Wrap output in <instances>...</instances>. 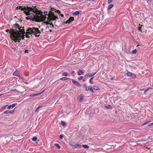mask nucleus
Wrapping results in <instances>:
<instances>
[{
    "label": "nucleus",
    "mask_w": 153,
    "mask_h": 153,
    "mask_svg": "<svg viewBox=\"0 0 153 153\" xmlns=\"http://www.w3.org/2000/svg\"><path fill=\"white\" fill-rule=\"evenodd\" d=\"M15 28H16V31L13 30L10 32L11 39L13 40H15V42H19L21 38L22 39L24 38L25 36L27 38H29L31 36V34L34 35L35 36H38V29L37 28L33 27V28H28L27 30L25 33L24 31L23 27H20L18 24H16Z\"/></svg>",
    "instance_id": "obj_1"
},
{
    "label": "nucleus",
    "mask_w": 153,
    "mask_h": 153,
    "mask_svg": "<svg viewBox=\"0 0 153 153\" xmlns=\"http://www.w3.org/2000/svg\"><path fill=\"white\" fill-rule=\"evenodd\" d=\"M24 12L27 16L26 17L27 20L30 19L32 21L38 22V10L35 6L27 7L25 8Z\"/></svg>",
    "instance_id": "obj_2"
},
{
    "label": "nucleus",
    "mask_w": 153,
    "mask_h": 153,
    "mask_svg": "<svg viewBox=\"0 0 153 153\" xmlns=\"http://www.w3.org/2000/svg\"><path fill=\"white\" fill-rule=\"evenodd\" d=\"M39 22L43 21L45 20L47 18V17L45 16H48L47 20L49 22L51 21H54L56 19H58L57 16H55L53 12L51 11H50L48 14L47 11H44V10L42 11L39 10Z\"/></svg>",
    "instance_id": "obj_3"
},
{
    "label": "nucleus",
    "mask_w": 153,
    "mask_h": 153,
    "mask_svg": "<svg viewBox=\"0 0 153 153\" xmlns=\"http://www.w3.org/2000/svg\"><path fill=\"white\" fill-rule=\"evenodd\" d=\"M126 74L128 76L132 79L135 78L136 77V75L135 74L129 72H128Z\"/></svg>",
    "instance_id": "obj_4"
},
{
    "label": "nucleus",
    "mask_w": 153,
    "mask_h": 153,
    "mask_svg": "<svg viewBox=\"0 0 153 153\" xmlns=\"http://www.w3.org/2000/svg\"><path fill=\"white\" fill-rule=\"evenodd\" d=\"M71 80L73 83L74 84V85L77 86L79 87H81V85L77 81H75L73 79H72Z\"/></svg>",
    "instance_id": "obj_5"
},
{
    "label": "nucleus",
    "mask_w": 153,
    "mask_h": 153,
    "mask_svg": "<svg viewBox=\"0 0 153 153\" xmlns=\"http://www.w3.org/2000/svg\"><path fill=\"white\" fill-rule=\"evenodd\" d=\"M70 145L71 146H72V148H73L80 149L82 147V146L81 145L79 144H76L75 145L70 144Z\"/></svg>",
    "instance_id": "obj_6"
},
{
    "label": "nucleus",
    "mask_w": 153,
    "mask_h": 153,
    "mask_svg": "<svg viewBox=\"0 0 153 153\" xmlns=\"http://www.w3.org/2000/svg\"><path fill=\"white\" fill-rule=\"evenodd\" d=\"M96 72H95V73L92 74H85V77L87 78L91 77H93L96 74Z\"/></svg>",
    "instance_id": "obj_7"
},
{
    "label": "nucleus",
    "mask_w": 153,
    "mask_h": 153,
    "mask_svg": "<svg viewBox=\"0 0 153 153\" xmlns=\"http://www.w3.org/2000/svg\"><path fill=\"white\" fill-rule=\"evenodd\" d=\"M77 99L80 102L83 100L84 96L82 95H80L78 96Z\"/></svg>",
    "instance_id": "obj_8"
},
{
    "label": "nucleus",
    "mask_w": 153,
    "mask_h": 153,
    "mask_svg": "<svg viewBox=\"0 0 153 153\" xmlns=\"http://www.w3.org/2000/svg\"><path fill=\"white\" fill-rule=\"evenodd\" d=\"M14 109H15L14 110H13L12 111H10L9 110L6 111L4 112V114H13L14 112Z\"/></svg>",
    "instance_id": "obj_9"
},
{
    "label": "nucleus",
    "mask_w": 153,
    "mask_h": 153,
    "mask_svg": "<svg viewBox=\"0 0 153 153\" xmlns=\"http://www.w3.org/2000/svg\"><path fill=\"white\" fill-rule=\"evenodd\" d=\"M13 76H19V74L18 71L17 70L15 71L13 74Z\"/></svg>",
    "instance_id": "obj_10"
},
{
    "label": "nucleus",
    "mask_w": 153,
    "mask_h": 153,
    "mask_svg": "<svg viewBox=\"0 0 153 153\" xmlns=\"http://www.w3.org/2000/svg\"><path fill=\"white\" fill-rule=\"evenodd\" d=\"M92 88L94 90H99V87L98 86H94Z\"/></svg>",
    "instance_id": "obj_11"
},
{
    "label": "nucleus",
    "mask_w": 153,
    "mask_h": 153,
    "mask_svg": "<svg viewBox=\"0 0 153 153\" xmlns=\"http://www.w3.org/2000/svg\"><path fill=\"white\" fill-rule=\"evenodd\" d=\"M94 77H91L90 79L89 80V82L90 84H92L93 83V79Z\"/></svg>",
    "instance_id": "obj_12"
},
{
    "label": "nucleus",
    "mask_w": 153,
    "mask_h": 153,
    "mask_svg": "<svg viewBox=\"0 0 153 153\" xmlns=\"http://www.w3.org/2000/svg\"><path fill=\"white\" fill-rule=\"evenodd\" d=\"M114 6V5L113 4H110L108 7V10H109L111 8Z\"/></svg>",
    "instance_id": "obj_13"
},
{
    "label": "nucleus",
    "mask_w": 153,
    "mask_h": 153,
    "mask_svg": "<svg viewBox=\"0 0 153 153\" xmlns=\"http://www.w3.org/2000/svg\"><path fill=\"white\" fill-rule=\"evenodd\" d=\"M70 79V78H68L67 77H63L61 78L60 79V80H67V79Z\"/></svg>",
    "instance_id": "obj_14"
},
{
    "label": "nucleus",
    "mask_w": 153,
    "mask_h": 153,
    "mask_svg": "<svg viewBox=\"0 0 153 153\" xmlns=\"http://www.w3.org/2000/svg\"><path fill=\"white\" fill-rule=\"evenodd\" d=\"M61 124L63 126H66V123L63 121H61Z\"/></svg>",
    "instance_id": "obj_15"
},
{
    "label": "nucleus",
    "mask_w": 153,
    "mask_h": 153,
    "mask_svg": "<svg viewBox=\"0 0 153 153\" xmlns=\"http://www.w3.org/2000/svg\"><path fill=\"white\" fill-rule=\"evenodd\" d=\"M55 146L58 149H59L60 148V146L58 144L55 143L54 144Z\"/></svg>",
    "instance_id": "obj_16"
},
{
    "label": "nucleus",
    "mask_w": 153,
    "mask_h": 153,
    "mask_svg": "<svg viewBox=\"0 0 153 153\" xmlns=\"http://www.w3.org/2000/svg\"><path fill=\"white\" fill-rule=\"evenodd\" d=\"M79 12L78 11H76L73 13V14L74 15H78L79 14Z\"/></svg>",
    "instance_id": "obj_17"
},
{
    "label": "nucleus",
    "mask_w": 153,
    "mask_h": 153,
    "mask_svg": "<svg viewBox=\"0 0 153 153\" xmlns=\"http://www.w3.org/2000/svg\"><path fill=\"white\" fill-rule=\"evenodd\" d=\"M68 75V74L66 72H63L62 73V76H66Z\"/></svg>",
    "instance_id": "obj_18"
},
{
    "label": "nucleus",
    "mask_w": 153,
    "mask_h": 153,
    "mask_svg": "<svg viewBox=\"0 0 153 153\" xmlns=\"http://www.w3.org/2000/svg\"><path fill=\"white\" fill-rule=\"evenodd\" d=\"M83 72L82 70H79L78 72V75H80L82 74H83Z\"/></svg>",
    "instance_id": "obj_19"
},
{
    "label": "nucleus",
    "mask_w": 153,
    "mask_h": 153,
    "mask_svg": "<svg viewBox=\"0 0 153 153\" xmlns=\"http://www.w3.org/2000/svg\"><path fill=\"white\" fill-rule=\"evenodd\" d=\"M42 92H41L39 94V99H42V98H43L44 97H45V95H44V97H43L42 98L41 97V95Z\"/></svg>",
    "instance_id": "obj_20"
},
{
    "label": "nucleus",
    "mask_w": 153,
    "mask_h": 153,
    "mask_svg": "<svg viewBox=\"0 0 153 153\" xmlns=\"http://www.w3.org/2000/svg\"><path fill=\"white\" fill-rule=\"evenodd\" d=\"M38 95V94H30V97H33L35 96H37Z\"/></svg>",
    "instance_id": "obj_21"
},
{
    "label": "nucleus",
    "mask_w": 153,
    "mask_h": 153,
    "mask_svg": "<svg viewBox=\"0 0 153 153\" xmlns=\"http://www.w3.org/2000/svg\"><path fill=\"white\" fill-rule=\"evenodd\" d=\"M69 19L71 22L72 21H73L74 20V17H71Z\"/></svg>",
    "instance_id": "obj_22"
},
{
    "label": "nucleus",
    "mask_w": 153,
    "mask_h": 153,
    "mask_svg": "<svg viewBox=\"0 0 153 153\" xmlns=\"http://www.w3.org/2000/svg\"><path fill=\"white\" fill-rule=\"evenodd\" d=\"M37 140V138L36 137H34L32 139V140L33 141H36Z\"/></svg>",
    "instance_id": "obj_23"
},
{
    "label": "nucleus",
    "mask_w": 153,
    "mask_h": 153,
    "mask_svg": "<svg viewBox=\"0 0 153 153\" xmlns=\"http://www.w3.org/2000/svg\"><path fill=\"white\" fill-rule=\"evenodd\" d=\"M151 122V121H148L146 122H145V123H144L143 125L142 126H144V125H146L147 124H148L149 123V122Z\"/></svg>",
    "instance_id": "obj_24"
},
{
    "label": "nucleus",
    "mask_w": 153,
    "mask_h": 153,
    "mask_svg": "<svg viewBox=\"0 0 153 153\" xmlns=\"http://www.w3.org/2000/svg\"><path fill=\"white\" fill-rule=\"evenodd\" d=\"M82 146L85 148H89L88 146L87 145H82Z\"/></svg>",
    "instance_id": "obj_25"
},
{
    "label": "nucleus",
    "mask_w": 153,
    "mask_h": 153,
    "mask_svg": "<svg viewBox=\"0 0 153 153\" xmlns=\"http://www.w3.org/2000/svg\"><path fill=\"white\" fill-rule=\"evenodd\" d=\"M137 50L136 49H135L134 50H133L132 52V53L133 54H135L137 53Z\"/></svg>",
    "instance_id": "obj_26"
},
{
    "label": "nucleus",
    "mask_w": 153,
    "mask_h": 153,
    "mask_svg": "<svg viewBox=\"0 0 153 153\" xmlns=\"http://www.w3.org/2000/svg\"><path fill=\"white\" fill-rule=\"evenodd\" d=\"M83 86L85 88L86 90H87V88L88 87H87L85 83H84L83 85Z\"/></svg>",
    "instance_id": "obj_27"
},
{
    "label": "nucleus",
    "mask_w": 153,
    "mask_h": 153,
    "mask_svg": "<svg viewBox=\"0 0 153 153\" xmlns=\"http://www.w3.org/2000/svg\"><path fill=\"white\" fill-rule=\"evenodd\" d=\"M71 22L68 19V20L66 21L65 23L66 24H69Z\"/></svg>",
    "instance_id": "obj_28"
},
{
    "label": "nucleus",
    "mask_w": 153,
    "mask_h": 153,
    "mask_svg": "<svg viewBox=\"0 0 153 153\" xmlns=\"http://www.w3.org/2000/svg\"><path fill=\"white\" fill-rule=\"evenodd\" d=\"M59 137L60 139H62L63 137V135L62 134L60 135H59Z\"/></svg>",
    "instance_id": "obj_29"
},
{
    "label": "nucleus",
    "mask_w": 153,
    "mask_h": 153,
    "mask_svg": "<svg viewBox=\"0 0 153 153\" xmlns=\"http://www.w3.org/2000/svg\"><path fill=\"white\" fill-rule=\"evenodd\" d=\"M90 91H91L93 93H94V91L93 90V89L92 88V87H90Z\"/></svg>",
    "instance_id": "obj_30"
},
{
    "label": "nucleus",
    "mask_w": 153,
    "mask_h": 153,
    "mask_svg": "<svg viewBox=\"0 0 153 153\" xmlns=\"http://www.w3.org/2000/svg\"><path fill=\"white\" fill-rule=\"evenodd\" d=\"M105 106L107 108H111V105H108V106Z\"/></svg>",
    "instance_id": "obj_31"
},
{
    "label": "nucleus",
    "mask_w": 153,
    "mask_h": 153,
    "mask_svg": "<svg viewBox=\"0 0 153 153\" xmlns=\"http://www.w3.org/2000/svg\"><path fill=\"white\" fill-rule=\"evenodd\" d=\"M151 88H150L147 89H146L145 90V91H144V92L145 93H146L149 89H151Z\"/></svg>",
    "instance_id": "obj_32"
},
{
    "label": "nucleus",
    "mask_w": 153,
    "mask_h": 153,
    "mask_svg": "<svg viewBox=\"0 0 153 153\" xmlns=\"http://www.w3.org/2000/svg\"><path fill=\"white\" fill-rule=\"evenodd\" d=\"M142 26V25L141 26V27H138V29L141 32L142 31L141 30V27Z\"/></svg>",
    "instance_id": "obj_33"
},
{
    "label": "nucleus",
    "mask_w": 153,
    "mask_h": 153,
    "mask_svg": "<svg viewBox=\"0 0 153 153\" xmlns=\"http://www.w3.org/2000/svg\"><path fill=\"white\" fill-rule=\"evenodd\" d=\"M90 86H89L87 88V90H86V91H90Z\"/></svg>",
    "instance_id": "obj_34"
},
{
    "label": "nucleus",
    "mask_w": 153,
    "mask_h": 153,
    "mask_svg": "<svg viewBox=\"0 0 153 153\" xmlns=\"http://www.w3.org/2000/svg\"><path fill=\"white\" fill-rule=\"evenodd\" d=\"M15 106V104H13L11 105V107H12V108H14Z\"/></svg>",
    "instance_id": "obj_35"
},
{
    "label": "nucleus",
    "mask_w": 153,
    "mask_h": 153,
    "mask_svg": "<svg viewBox=\"0 0 153 153\" xmlns=\"http://www.w3.org/2000/svg\"><path fill=\"white\" fill-rule=\"evenodd\" d=\"M83 76H80L79 77V78H78V79L79 80H81V79H82V78H83Z\"/></svg>",
    "instance_id": "obj_36"
},
{
    "label": "nucleus",
    "mask_w": 153,
    "mask_h": 153,
    "mask_svg": "<svg viewBox=\"0 0 153 153\" xmlns=\"http://www.w3.org/2000/svg\"><path fill=\"white\" fill-rule=\"evenodd\" d=\"M112 0H108L107 1L108 3V4L110 3L111 1Z\"/></svg>",
    "instance_id": "obj_37"
},
{
    "label": "nucleus",
    "mask_w": 153,
    "mask_h": 153,
    "mask_svg": "<svg viewBox=\"0 0 153 153\" xmlns=\"http://www.w3.org/2000/svg\"><path fill=\"white\" fill-rule=\"evenodd\" d=\"M153 125V122L150 124H149L148 126H150Z\"/></svg>",
    "instance_id": "obj_38"
},
{
    "label": "nucleus",
    "mask_w": 153,
    "mask_h": 153,
    "mask_svg": "<svg viewBox=\"0 0 153 153\" xmlns=\"http://www.w3.org/2000/svg\"><path fill=\"white\" fill-rule=\"evenodd\" d=\"M56 12H57L58 13H60V11L59 10H57Z\"/></svg>",
    "instance_id": "obj_39"
},
{
    "label": "nucleus",
    "mask_w": 153,
    "mask_h": 153,
    "mask_svg": "<svg viewBox=\"0 0 153 153\" xmlns=\"http://www.w3.org/2000/svg\"><path fill=\"white\" fill-rule=\"evenodd\" d=\"M11 107V105H10L8 106V108L10 109Z\"/></svg>",
    "instance_id": "obj_40"
},
{
    "label": "nucleus",
    "mask_w": 153,
    "mask_h": 153,
    "mask_svg": "<svg viewBox=\"0 0 153 153\" xmlns=\"http://www.w3.org/2000/svg\"><path fill=\"white\" fill-rule=\"evenodd\" d=\"M7 106V105H6L5 106L2 107L1 108H5V107H6Z\"/></svg>",
    "instance_id": "obj_41"
},
{
    "label": "nucleus",
    "mask_w": 153,
    "mask_h": 153,
    "mask_svg": "<svg viewBox=\"0 0 153 153\" xmlns=\"http://www.w3.org/2000/svg\"><path fill=\"white\" fill-rule=\"evenodd\" d=\"M152 0H147L148 2H150L152 1Z\"/></svg>",
    "instance_id": "obj_42"
},
{
    "label": "nucleus",
    "mask_w": 153,
    "mask_h": 153,
    "mask_svg": "<svg viewBox=\"0 0 153 153\" xmlns=\"http://www.w3.org/2000/svg\"><path fill=\"white\" fill-rule=\"evenodd\" d=\"M49 24H49H50V25H52V27H54V26H53V25L52 24V23H51V24Z\"/></svg>",
    "instance_id": "obj_43"
},
{
    "label": "nucleus",
    "mask_w": 153,
    "mask_h": 153,
    "mask_svg": "<svg viewBox=\"0 0 153 153\" xmlns=\"http://www.w3.org/2000/svg\"><path fill=\"white\" fill-rule=\"evenodd\" d=\"M20 8H21V10H24V8L23 7H20Z\"/></svg>",
    "instance_id": "obj_44"
},
{
    "label": "nucleus",
    "mask_w": 153,
    "mask_h": 153,
    "mask_svg": "<svg viewBox=\"0 0 153 153\" xmlns=\"http://www.w3.org/2000/svg\"><path fill=\"white\" fill-rule=\"evenodd\" d=\"M38 109V107H37L36 108V109L35 110V111H37Z\"/></svg>",
    "instance_id": "obj_45"
},
{
    "label": "nucleus",
    "mask_w": 153,
    "mask_h": 153,
    "mask_svg": "<svg viewBox=\"0 0 153 153\" xmlns=\"http://www.w3.org/2000/svg\"><path fill=\"white\" fill-rule=\"evenodd\" d=\"M74 73H75L74 71H72L71 74H74Z\"/></svg>",
    "instance_id": "obj_46"
},
{
    "label": "nucleus",
    "mask_w": 153,
    "mask_h": 153,
    "mask_svg": "<svg viewBox=\"0 0 153 153\" xmlns=\"http://www.w3.org/2000/svg\"><path fill=\"white\" fill-rule=\"evenodd\" d=\"M144 89H140V91H143V90H144Z\"/></svg>",
    "instance_id": "obj_47"
},
{
    "label": "nucleus",
    "mask_w": 153,
    "mask_h": 153,
    "mask_svg": "<svg viewBox=\"0 0 153 153\" xmlns=\"http://www.w3.org/2000/svg\"><path fill=\"white\" fill-rule=\"evenodd\" d=\"M27 52H28L26 50L25 51V53H27Z\"/></svg>",
    "instance_id": "obj_48"
},
{
    "label": "nucleus",
    "mask_w": 153,
    "mask_h": 153,
    "mask_svg": "<svg viewBox=\"0 0 153 153\" xmlns=\"http://www.w3.org/2000/svg\"><path fill=\"white\" fill-rule=\"evenodd\" d=\"M60 15H61V16H63V15L62 14H61Z\"/></svg>",
    "instance_id": "obj_49"
},
{
    "label": "nucleus",
    "mask_w": 153,
    "mask_h": 153,
    "mask_svg": "<svg viewBox=\"0 0 153 153\" xmlns=\"http://www.w3.org/2000/svg\"><path fill=\"white\" fill-rule=\"evenodd\" d=\"M56 1H59V0H55Z\"/></svg>",
    "instance_id": "obj_50"
},
{
    "label": "nucleus",
    "mask_w": 153,
    "mask_h": 153,
    "mask_svg": "<svg viewBox=\"0 0 153 153\" xmlns=\"http://www.w3.org/2000/svg\"><path fill=\"white\" fill-rule=\"evenodd\" d=\"M25 83H26V84H27V83H27V82H25Z\"/></svg>",
    "instance_id": "obj_51"
},
{
    "label": "nucleus",
    "mask_w": 153,
    "mask_h": 153,
    "mask_svg": "<svg viewBox=\"0 0 153 153\" xmlns=\"http://www.w3.org/2000/svg\"><path fill=\"white\" fill-rule=\"evenodd\" d=\"M12 49H13V50H15V48H12Z\"/></svg>",
    "instance_id": "obj_52"
},
{
    "label": "nucleus",
    "mask_w": 153,
    "mask_h": 153,
    "mask_svg": "<svg viewBox=\"0 0 153 153\" xmlns=\"http://www.w3.org/2000/svg\"><path fill=\"white\" fill-rule=\"evenodd\" d=\"M85 80L84 79H83V81H84Z\"/></svg>",
    "instance_id": "obj_53"
},
{
    "label": "nucleus",
    "mask_w": 153,
    "mask_h": 153,
    "mask_svg": "<svg viewBox=\"0 0 153 153\" xmlns=\"http://www.w3.org/2000/svg\"><path fill=\"white\" fill-rule=\"evenodd\" d=\"M8 31V30H7L6 31H7V32Z\"/></svg>",
    "instance_id": "obj_54"
},
{
    "label": "nucleus",
    "mask_w": 153,
    "mask_h": 153,
    "mask_svg": "<svg viewBox=\"0 0 153 153\" xmlns=\"http://www.w3.org/2000/svg\"><path fill=\"white\" fill-rule=\"evenodd\" d=\"M39 33H40V31L39 30Z\"/></svg>",
    "instance_id": "obj_55"
},
{
    "label": "nucleus",
    "mask_w": 153,
    "mask_h": 153,
    "mask_svg": "<svg viewBox=\"0 0 153 153\" xmlns=\"http://www.w3.org/2000/svg\"><path fill=\"white\" fill-rule=\"evenodd\" d=\"M111 80H112L113 79L112 78H111Z\"/></svg>",
    "instance_id": "obj_56"
},
{
    "label": "nucleus",
    "mask_w": 153,
    "mask_h": 153,
    "mask_svg": "<svg viewBox=\"0 0 153 153\" xmlns=\"http://www.w3.org/2000/svg\"><path fill=\"white\" fill-rule=\"evenodd\" d=\"M39 108L40 107V106H39Z\"/></svg>",
    "instance_id": "obj_57"
},
{
    "label": "nucleus",
    "mask_w": 153,
    "mask_h": 153,
    "mask_svg": "<svg viewBox=\"0 0 153 153\" xmlns=\"http://www.w3.org/2000/svg\"><path fill=\"white\" fill-rule=\"evenodd\" d=\"M39 36H40V35L39 34Z\"/></svg>",
    "instance_id": "obj_58"
},
{
    "label": "nucleus",
    "mask_w": 153,
    "mask_h": 153,
    "mask_svg": "<svg viewBox=\"0 0 153 153\" xmlns=\"http://www.w3.org/2000/svg\"><path fill=\"white\" fill-rule=\"evenodd\" d=\"M1 95H0V97L1 96Z\"/></svg>",
    "instance_id": "obj_59"
},
{
    "label": "nucleus",
    "mask_w": 153,
    "mask_h": 153,
    "mask_svg": "<svg viewBox=\"0 0 153 153\" xmlns=\"http://www.w3.org/2000/svg\"><path fill=\"white\" fill-rule=\"evenodd\" d=\"M82 1H83V0H82Z\"/></svg>",
    "instance_id": "obj_60"
}]
</instances>
